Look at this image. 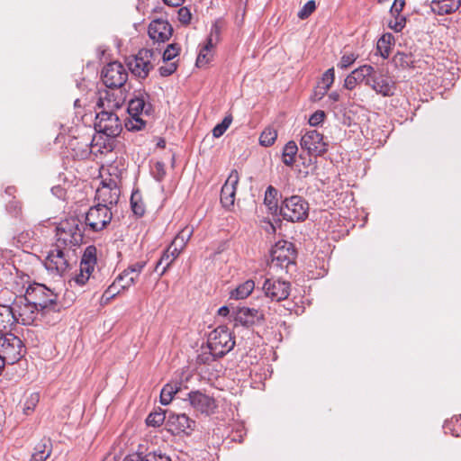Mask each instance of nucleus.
Segmentation results:
<instances>
[{"mask_svg":"<svg viewBox=\"0 0 461 461\" xmlns=\"http://www.w3.org/2000/svg\"><path fill=\"white\" fill-rule=\"evenodd\" d=\"M24 296L27 298V302L34 304L41 311V316L50 313L57 314L61 309V305L58 302V295L42 284L30 285Z\"/></svg>","mask_w":461,"mask_h":461,"instance_id":"f257e3e1","label":"nucleus"},{"mask_svg":"<svg viewBox=\"0 0 461 461\" xmlns=\"http://www.w3.org/2000/svg\"><path fill=\"white\" fill-rule=\"evenodd\" d=\"M127 111L129 118L125 122V128L131 131H138L145 128L153 109L151 104L146 101V97L140 95L130 100Z\"/></svg>","mask_w":461,"mask_h":461,"instance_id":"f03ea898","label":"nucleus"},{"mask_svg":"<svg viewBox=\"0 0 461 461\" xmlns=\"http://www.w3.org/2000/svg\"><path fill=\"white\" fill-rule=\"evenodd\" d=\"M56 245L72 249L83 241V232L78 218L72 217L61 221L56 228Z\"/></svg>","mask_w":461,"mask_h":461,"instance_id":"7ed1b4c3","label":"nucleus"},{"mask_svg":"<svg viewBox=\"0 0 461 461\" xmlns=\"http://www.w3.org/2000/svg\"><path fill=\"white\" fill-rule=\"evenodd\" d=\"M108 140L104 139L102 135H96L93 138L84 137L81 140H75L70 142V148L73 157L78 159H86L91 153H104L112 150V146L107 143Z\"/></svg>","mask_w":461,"mask_h":461,"instance_id":"20e7f679","label":"nucleus"},{"mask_svg":"<svg viewBox=\"0 0 461 461\" xmlns=\"http://www.w3.org/2000/svg\"><path fill=\"white\" fill-rule=\"evenodd\" d=\"M235 345L231 332L225 326H219L210 332L207 339V348L213 350V354L223 357L230 352Z\"/></svg>","mask_w":461,"mask_h":461,"instance_id":"39448f33","label":"nucleus"},{"mask_svg":"<svg viewBox=\"0 0 461 461\" xmlns=\"http://www.w3.org/2000/svg\"><path fill=\"white\" fill-rule=\"evenodd\" d=\"M95 129L98 135H104L110 143V139L118 136L122 130V122L115 112L111 111H99L95 117Z\"/></svg>","mask_w":461,"mask_h":461,"instance_id":"423d86ee","label":"nucleus"},{"mask_svg":"<svg viewBox=\"0 0 461 461\" xmlns=\"http://www.w3.org/2000/svg\"><path fill=\"white\" fill-rule=\"evenodd\" d=\"M279 212L288 221H303L308 216L309 204L302 196L293 195L283 201Z\"/></svg>","mask_w":461,"mask_h":461,"instance_id":"0eeeda50","label":"nucleus"},{"mask_svg":"<svg viewBox=\"0 0 461 461\" xmlns=\"http://www.w3.org/2000/svg\"><path fill=\"white\" fill-rule=\"evenodd\" d=\"M25 353L23 341L13 333L6 332L0 337V356L8 365L19 361Z\"/></svg>","mask_w":461,"mask_h":461,"instance_id":"6e6552de","label":"nucleus"},{"mask_svg":"<svg viewBox=\"0 0 461 461\" xmlns=\"http://www.w3.org/2000/svg\"><path fill=\"white\" fill-rule=\"evenodd\" d=\"M270 268L286 269L294 264L296 253L293 243L286 240L277 241L270 251Z\"/></svg>","mask_w":461,"mask_h":461,"instance_id":"1a4fd4ad","label":"nucleus"},{"mask_svg":"<svg viewBox=\"0 0 461 461\" xmlns=\"http://www.w3.org/2000/svg\"><path fill=\"white\" fill-rule=\"evenodd\" d=\"M70 253V249L59 247L55 244L45 258V267L55 275L62 276L69 268Z\"/></svg>","mask_w":461,"mask_h":461,"instance_id":"9d476101","label":"nucleus"},{"mask_svg":"<svg viewBox=\"0 0 461 461\" xmlns=\"http://www.w3.org/2000/svg\"><path fill=\"white\" fill-rule=\"evenodd\" d=\"M113 212L111 207L102 203L92 206L86 215V224L93 231H100L111 222Z\"/></svg>","mask_w":461,"mask_h":461,"instance_id":"9b49d317","label":"nucleus"},{"mask_svg":"<svg viewBox=\"0 0 461 461\" xmlns=\"http://www.w3.org/2000/svg\"><path fill=\"white\" fill-rule=\"evenodd\" d=\"M153 56L154 51L151 50H140L137 55L129 59L127 66L134 76L146 78L153 68Z\"/></svg>","mask_w":461,"mask_h":461,"instance_id":"f8f14e48","label":"nucleus"},{"mask_svg":"<svg viewBox=\"0 0 461 461\" xmlns=\"http://www.w3.org/2000/svg\"><path fill=\"white\" fill-rule=\"evenodd\" d=\"M301 148L306 150L310 156L319 157L325 154L329 144L325 141L323 134L317 130L306 131L300 140Z\"/></svg>","mask_w":461,"mask_h":461,"instance_id":"ddd939ff","label":"nucleus"},{"mask_svg":"<svg viewBox=\"0 0 461 461\" xmlns=\"http://www.w3.org/2000/svg\"><path fill=\"white\" fill-rule=\"evenodd\" d=\"M104 84L109 88H120L128 79V72L120 62L107 64L102 70Z\"/></svg>","mask_w":461,"mask_h":461,"instance_id":"4468645a","label":"nucleus"},{"mask_svg":"<svg viewBox=\"0 0 461 461\" xmlns=\"http://www.w3.org/2000/svg\"><path fill=\"white\" fill-rule=\"evenodd\" d=\"M12 306L14 317L17 319L16 323H22L23 325L32 324L37 316L41 314V311L34 304L27 302L24 295L17 297Z\"/></svg>","mask_w":461,"mask_h":461,"instance_id":"2eb2a0df","label":"nucleus"},{"mask_svg":"<svg viewBox=\"0 0 461 461\" xmlns=\"http://www.w3.org/2000/svg\"><path fill=\"white\" fill-rule=\"evenodd\" d=\"M96 264V248L88 246L86 248L80 262L79 272L73 278L78 285H84L92 275Z\"/></svg>","mask_w":461,"mask_h":461,"instance_id":"dca6fc26","label":"nucleus"},{"mask_svg":"<svg viewBox=\"0 0 461 461\" xmlns=\"http://www.w3.org/2000/svg\"><path fill=\"white\" fill-rule=\"evenodd\" d=\"M263 291L272 301L280 302L286 299L291 292V284L279 278H267Z\"/></svg>","mask_w":461,"mask_h":461,"instance_id":"f3484780","label":"nucleus"},{"mask_svg":"<svg viewBox=\"0 0 461 461\" xmlns=\"http://www.w3.org/2000/svg\"><path fill=\"white\" fill-rule=\"evenodd\" d=\"M220 27L216 23L213 24L205 43L200 48L199 54L196 59V65L198 67L207 65L212 60L213 56V48L220 41Z\"/></svg>","mask_w":461,"mask_h":461,"instance_id":"a211bd4d","label":"nucleus"},{"mask_svg":"<svg viewBox=\"0 0 461 461\" xmlns=\"http://www.w3.org/2000/svg\"><path fill=\"white\" fill-rule=\"evenodd\" d=\"M239 181V173L236 169H233L230 171L227 180L221 187V203L227 210H230L234 206L236 190Z\"/></svg>","mask_w":461,"mask_h":461,"instance_id":"6ab92c4d","label":"nucleus"},{"mask_svg":"<svg viewBox=\"0 0 461 461\" xmlns=\"http://www.w3.org/2000/svg\"><path fill=\"white\" fill-rule=\"evenodd\" d=\"M120 197V189L113 180L109 183L102 182V185L96 189L95 199L98 203L104 204L108 207L115 205Z\"/></svg>","mask_w":461,"mask_h":461,"instance_id":"aec40b11","label":"nucleus"},{"mask_svg":"<svg viewBox=\"0 0 461 461\" xmlns=\"http://www.w3.org/2000/svg\"><path fill=\"white\" fill-rule=\"evenodd\" d=\"M188 401L190 405L196 411H199L201 413H212L217 407L215 400L212 397L200 391L190 392L188 393Z\"/></svg>","mask_w":461,"mask_h":461,"instance_id":"412c9836","label":"nucleus"},{"mask_svg":"<svg viewBox=\"0 0 461 461\" xmlns=\"http://www.w3.org/2000/svg\"><path fill=\"white\" fill-rule=\"evenodd\" d=\"M148 33L152 41L166 42L171 38L173 28L167 20L155 19L149 23Z\"/></svg>","mask_w":461,"mask_h":461,"instance_id":"4be33fe9","label":"nucleus"},{"mask_svg":"<svg viewBox=\"0 0 461 461\" xmlns=\"http://www.w3.org/2000/svg\"><path fill=\"white\" fill-rule=\"evenodd\" d=\"M367 86L383 96H392L395 91L394 82L388 76L377 72L372 82H367Z\"/></svg>","mask_w":461,"mask_h":461,"instance_id":"5701e85b","label":"nucleus"},{"mask_svg":"<svg viewBox=\"0 0 461 461\" xmlns=\"http://www.w3.org/2000/svg\"><path fill=\"white\" fill-rule=\"evenodd\" d=\"M234 321L236 324L249 327L256 322L261 321L264 317L262 312L248 307H241L236 310L234 313Z\"/></svg>","mask_w":461,"mask_h":461,"instance_id":"b1692460","label":"nucleus"},{"mask_svg":"<svg viewBox=\"0 0 461 461\" xmlns=\"http://www.w3.org/2000/svg\"><path fill=\"white\" fill-rule=\"evenodd\" d=\"M122 97L111 91H104L101 93L97 102V106L100 111L115 112V110L122 107Z\"/></svg>","mask_w":461,"mask_h":461,"instance_id":"393cba45","label":"nucleus"},{"mask_svg":"<svg viewBox=\"0 0 461 461\" xmlns=\"http://www.w3.org/2000/svg\"><path fill=\"white\" fill-rule=\"evenodd\" d=\"M181 251L178 249V248L176 246L174 247L172 244H170L167 249L163 252L161 258L158 261L155 271H158L160 266L163 265V267L159 273V276H163L167 270L169 268V267L173 264V262L178 258Z\"/></svg>","mask_w":461,"mask_h":461,"instance_id":"a878e982","label":"nucleus"},{"mask_svg":"<svg viewBox=\"0 0 461 461\" xmlns=\"http://www.w3.org/2000/svg\"><path fill=\"white\" fill-rule=\"evenodd\" d=\"M460 5L461 0H432L430 4L432 12L438 15L455 13Z\"/></svg>","mask_w":461,"mask_h":461,"instance_id":"bb28decb","label":"nucleus"},{"mask_svg":"<svg viewBox=\"0 0 461 461\" xmlns=\"http://www.w3.org/2000/svg\"><path fill=\"white\" fill-rule=\"evenodd\" d=\"M13 306L0 304V332L6 333L16 323Z\"/></svg>","mask_w":461,"mask_h":461,"instance_id":"cd10ccee","label":"nucleus"},{"mask_svg":"<svg viewBox=\"0 0 461 461\" xmlns=\"http://www.w3.org/2000/svg\"><path fill=\"white\" fill-rule=\"evenodd\" d=\"M52 444L50 438H43L35 446L30 461H46L51 455Z\"/></svg>","mask_w":461,"mask_h":461,"instance_id":"c85d7f7f","label":"nucleus"},{"mask_svg":"<svg viewBox=\"0 0 461 461\" xmlns=\"http://www.w3.org/2000/svg\"><path fill=\"white\" fill-rule=\"evenodd\" d=\"M181 388L182 382L178 380H173L166 384L160 393V403L162 405H168Z\"/></svg>","mask_w":461,"mask_h":461,"instance_id":"c756f323","label":"nucleus"},{"mask_svg":"<svg viewBox=\"0 0 461 461\" xmlns=\"http://www.w3.org/2000/svg\"><path fill=\"white\" fill-rule=\"evenodd\" d=\"M394 43V37L391 33H384L378 40L376 50L383 59H387L391 52V48Z\"/></svg>","mask_w":461,"mask_h":461,"instance_id":"7c9ffc66","label":"nucleus"},{"mask_svg":"<svg viewBox=\"0 0 461 461\" xmlns=\"http://www.w3.org/2000/svg\"><path fill=\"white\" fill-rule=\"evenodd\" d=\"M254 288V281L249 279L230 292V298L235 300L245 299L253 292Z\"/></svg>","mask_w":461,"mask_h":461,"instance_id":"2f4dec72","label":"nucleus"},{"mask_svg":"<svg viewBox=\"0 0 461 461\" xmlns=\"http://www.w3.org/2000/svg\"><path fill=\"white\" fill-rule=\"evenodd\" d=\"M194 227L193 226H185L184 227L175 237L171 244L174 247H177L180 251H182L186 246L187 242L191 239L194 234Z\"/></svg>","mask_w":461,"mask_h":461,"instance_id":"473e14b6","label":"nucleus"},{"mask_svg":"<svg viewBox=\"0 0 461 461\" xmlns=\"http://www.w3.org/2000/svg\"><path fill=\"white\" fill-rule=\"evenodd\" d=\"M298 152V147L295 141L290 140L288 141L282 153V161L285 166L292 167L295 162V157Z\"/></svg>","mask_w":461,"mask_h":461,"instance_id":"72a5a7b5","label":"nucleus"},{"mask_svg":"<svg viewBox=\"0 0 461 461\" xmlns=\"http://www.w3.org/2000/svg\"><path fill=\"white\" fill-rule=\"evenodd\" d=\"M376 71L371 65H363L353 70V74L357 77V80L361 83L365 82L367 86V82H372Z\"/></svg>","mask_w":461,"mask_h":461,"instance_id":"f704fd0d","label":"nucleus"},{"mask_svg":"<svg viewBox=\"0 0 461 461\" xmlns=\"http://www.w3.org/2000/svg\"><path fill=\"white\" fill-rule=\"evenodd\" d=\"M278 191L272 185H269L265 192L264 203L272 212L278 211L277 204Z\"/></svg>","mask_w":461,"mask_h":461,"instance_id":"c9c22d12","label":"nucleus"},{"mask_svg":"<svg viewBox=\"0 0 461 461\" xmlns=\"http://www.w3.org/2000/svg\"><path fill=\"white\" fill-rule=\"evenodd\" d=\"M131 207L133 213L137 216H142L145 213V205L139 191L132 192L131 196Z\"/></svg>","mask_w":461,"mask_h":461,"instance_id":"e433bc0d","label":"nucleus"},{"mask_svg":"<svg viewBox=\"0 0 461 461\" xmlns=\"http://www.w3.org/2000/svg\"><path fill=\"white\" fill-rule=\"evenodd\" d=\"M334 80H335L334 68H330L328 70H326L321 77V84L322 85L321 86L322 91L321 93V96H324L328 93L329 89L334 83Z\"/></svg>","mask_w":461,"mask_h":461,"instance_id":"4c0bfd02","label":"nucleus"},{"mask_svg":"<svg viewBox=\"0 0 461 461\" xmlns=\"http://www.w3.org/2000/svg\"><path fill=\"white\" fill-rule=\"evenodd\" d=\"M121 284L117 282V277L113 281V283L108 286V288L104 291L102 296V302L104 303H107L111 299L115 297L118 294L121 293L122 290H123L121 287Z\"/></svg>","mask_w":461,"mask_h":461,"instance_id":"58836bf2","label":"nucleus"},{"mask_svg":"<svg viewBox=\"0 0 461 461\" xmlns=\"http://www.w3.org/2000/svg\"><path fill=\"white\" fill-rule=\"evenodd\" d=\"M276 138V131L272 128H267L262 131L259 137V143L264 147H269L275 143Z\"/></svg>","mask_w":461,"mask_h":461,"instance_id":"ea45409f","label":"nucleus"},{"mask_svg":"<svg viewBox=\"0 0 461 461\" xmlns=\"http://www.w3.org/2000/svg\"><path fill=\"white\" fill-rule=\"evenodd\" d=\"M220 357L213 354V350H210L206 348H202L201 353L198 354L196 361L199 364H210L219 358Z\"/></svg>","mask_w":461,"mask_h":461,"instance_id":"a19ab883","label":"nucleus"},{"mask_svg":"<svg viewBox=\"0 0 461 461\" xmlns=\"http://www.w3.org/2000/svg\"><path fill=\"white\" fill-rule=\"evenodd\" d=\"M231 122V115L225 116L221 122L215 125L214 128L212 129L213 137L220 138L221 136H222L224 132L227 131V129L230 127Z\"/></svg>","mask_w":461,"mask_h":461,"instance_id":"79ce46f5","label":"nucleus"},{"mask_svg":"<svg viewBox=\"0 0 461 461\" xmlns=\"http://www.w3.org/2000/svg\"><path fill=\"white\" fill-rule=\"evenodd\" d=\"M124 276V270L117 276V282L122 283L121 287L122 289H129L131 286L134 285L138 280V277L135 276L134 274H129L126 276Z\"/></svg>","mask_w":461,"mask_h":461,"instance_id":"37998d69","label":"nucleus"},{"mask_svg":"<svg viewBox=\"0 0 461 461\" xmlns=\"http://www.w3.org/2000/svg\"><path fill=\"white\" fill-rule=\"evenodd\" d=\"M146 265H147V261H145V260H140V261H136V262L130 264L128 266V267L124 269L123 276H126L129 273V274H134L135 276H137L139 278V276L140 275V273L142 272V270L144 269Z\"/></svg>","mask_w":461,"mask_h":461,"instance_id":"c03bdc74","label":"nucleus"},{"mask_svg":"<svg viewBox=\"0 0 461 461\" xmlns=\"http://www.w3.org/2000/svg\"><path fill=\"white\" fill-rule=\"evenodd\" d=\"M165 420V414L163 412H151L146 419L148 426L158 427Z\"/></svg>","mask_w":461,"mask_h":461,"instance_id":"a18cd8bd","label":"nucleus"},{"mask_svg":"<svg viewBox=\"0 0 461 461\" xmlns=\"http://www.w3.org/2000/svg\"><path fill=\"white\" fill-rule=\"evenodd\" d=\"M316 9L315 1L310 0L304 4L303 8L298 12V17L300 19L308 18Z\"/></svg>","mask_w":461,"mask_h":461,"instance_id":"49530a36","label":"nucleus"},{"mask_svg":"<svg viewBox=\"0 0 461 461\" xmlns=\"http://www.w3.org/2000/svg\"><path fill=\"white\" fill-rule=\"evenodd\" d=\"M248 0H239L236 7V23L241 24L244 21Z\"/></svg>","mask_w":461,"mask_h":461,"instance_id":"de8ad7c7","label":"nucleus"},{"mask_svg":"<svg viewBox=\"0 0 461 461\" xmlns=\"http://www.w3.org/2000/svg\"><path fill=\"white\" fill-rule=\"evenodd\" d=\"M357 59V56L354 53L344 54L339 62L338 63V68L341 69H346L349 66H351Z\"/></svg>","mask_w":461,"mask_h":461,"instance_id":"09e8293b","label":"nucleus"},{"mask_svg":"<svg viewBox=\"0 0 461 461\" xmlns=\"http://www.w3.org/2000/svg\"><path fill=\"white\" fill-rule=\"evenodd\" d=\"M393 61L396 66H401L402 68H408L412 62L411 56L400 52L393 57Z\"/></svg>","mask_w":461,"mask_h":461,"instance_id":"8fccbe9b","label":"nucleus"},{"mask_svg":"<svg viewBox=\"0 0 461 461\" xmlns=\"http://www.w3.org/2000/svg\"><path fill=\"white\" fill-rule=\"evenodd\" d=\"M395 18L390 21L388 26L396 32H400L405 26V18L400 14H395Z\"/></svg>","mask_w":461,"mask_h":461,"instance_id":"3c124183","label":"nucleus"},{"mask_svg":"<svg viewBox=\"0 0 461 461\" xmlns=\"http://www.w3.org/2000/svg\"><path fill=\"white\" fill-rule=\"evenodd\" d=\"M176 420L183 431L188 429H193L194 426V421L185 414L177 415Z\"/></svg>","mask_w":461,"mask_h":461,"instance_id":"603ef678","label":"nucleus"},{"mask_svg":"<svg viewBox=\"0 0 461 461\" xmlns=\"http://www.w3.org/2000/svg\"><path fill=\"white\" fill-rule=\"evenodd\" d=\"M179 48L176 44H169L163 52V61H169L178 55Z\"/></svg>","mask_w":461,"mask_h":461,"instance_id":"864d4df0","label":"nucleus"},{"mask_svg":"<svg viewBox=\"0 0 461 461\" xmlns=\"http://www.w3.org/2000/svg\"><path fill=\"white\" fill-rule=\"evenodd\" d=\"M325 117L324 111L318 110L310 116L309 124L311 126H318L324 121Z\"/></svg>","mask_w":461,"mask_h":461,"instance_id":"5fc2aeb1","label":"nucleus"},{"mask_svg":"<svg viewBox=\"0 0 461 461\" xmlns=\"http://www.w3.org/2000/svg\"><path fill=\"white\" fill-rule=\"evenodd\" d=\"M9 213L12 215L17 217L21 214L22 212V206L19 201L14 200L11 201L6 207Z\"/></svg>","mask_w":461,"mask_h":461,"instance_id":"6e6d98bb","label":"nucleus"},{"mask_svg":"<svg viewBox=\"0 0 461 461\" xmlns=\"http://www.w3.org/2000/svg\"><path fill=\"white\" fill-rule=\"evenodd\" d=\"M143 458L144 461H171L167 456L157 452L149 453Z\"/></svg>","mask_w":461,"mask_h":461,"instance_id":"4d7b16f0","label":"nucleus"},{"mask_svg":"<svg viewBox=\"0 0 461 461\" xmlns=\"http://www.w3.org/2000/svg\"><path fill=\"white\" fill-rule=\"evenodd\" d=\"M359 82L357 80V77L353 74V71L347 76L344 80V87L348 90H352Z\"/></svg>","mask_w":461,"mask_h":461,"instance_id":"13d9d810","label":"nucleus"},{"mask_svg":"<svg viewBox=\"0 0 461 461\" xmlns=\"http://www.w3.org/2000/svg\"><path fill=\"white\" fill-rule=\"evenodd\" d=\"M176 69V64L175 62H171L165 66H161L159 68V73L162 77H167L172 75Z\"/></svg>","mask_w":461,"mask_h":461,"instance_id":"bf43d9fd","label":"nucleus"},{"mask_svg":"<svg viewBox=\"0 0 461 461\" xmlns=\"http://www.w3.org/2000/svg\"><path fill=\"white\" fill-rule=\"evenodd\" d=\"M38 402H39V394L38 393L31 394L30 398L25 402L24 412L26 414H28L27 411H32Z\"/></svg>","mask_w":461,"mask_h":461,"instance_id":"052dcab7","label":"nucleus"},{"mask_svg":"<svg viewBox=\"0 0 461 461\" xmlns=\"http://www.w3.org/2000/svg\"><path fill=\"white\" fill-rule=\"evenodd\" d=\"M404 5H405L404 0H394L393 5L391 7V10H390L391 14L393 15L400 14V13L402 12V10L404 7Z\"/></svg>","mask_w":461,"mask_h":461,"instance_id":"680f3d73","label":"nucleus"},{"mask_svg":"<svg viewBox=\"0 0 461 461\" xmlns=\"http://www.w3.org/2000/svg\"><path fill=\"white\" fill-rule=\"evenodd\" d=\"M179 20L183 23H188L191 20V14L185 7H182L178 11Z\"/></svg>","mask_w":461,"mask_h":461,"instance_id":"e2e57ef3","label":"nucleus"},{"mask_svg":"<svg viewBox=\"0 0 461 461\" xmlns=\"http://www.w3.org/2000/svg\"><path fill=\"white\" fill-rule=\"evenodd\" d=\"M123 461H144L143 456L140 453L128 455L124 457Z\"/></svg>","mask_w":461,"mask_h":461,"instance_id":"0e129e2a","label":"nucleus"},{"mask_svg":"<svg viewBox=\"0 0 461 461\" xmlns=\"http://www.w3.org/2000/svg\"><path fill=\"white\" fill-rule=\"evenodd\" d=\"M163 2L168 6H179L184 0H163Z\"/></svg>","mask_w":461,"mask_h":461,"instance_id":"69168bd1","label":"nucleus"},{"mask_svg":"<svg viewBox=\"0 0 461 461\" xmlns=\"http://www.w3.org/2000/svg\"><path fill=\"white\" fill-rule=\"evenodd\" d=\"M321 91H322V88L320 86L314 90V93H313V95H312V100L313 101H319V100H321L323 97V96H321Z\"/></svg>","mask_w":461,"mask_h":461,"instance_id":"338daca9","label":"nucleus"},{"mask_svg":"<svg viewBox=\"0 0 461 461\" xmlns=\"http://www.w3.org/2000/svg\"><path fill=\"white\" fill-rule=\"evenodd\" d=\"M229 313H230V310H229V307H227V306H221L218 310V314L221 316H227Z\"/></svg>","mask_w":461,"mask_h":461,"instance_id":"774afa93","label":"nucleus"}]
</instances>
